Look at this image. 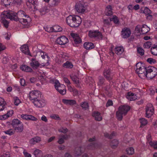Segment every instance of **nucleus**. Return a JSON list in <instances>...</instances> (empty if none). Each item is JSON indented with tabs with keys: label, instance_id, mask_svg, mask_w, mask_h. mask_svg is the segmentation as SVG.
Wrapping results in <instances>:
<instances>
[{
	"label": "nucleus",
	"instance_id": "obj_39",
	"mask_svg": "<svg viewBox=\"0 0 157 157\" xmlns=\"http://www.w3.org/2000/svg\"><path fill=\"white\" fill-rule=\"evenodd\" d=\"M110 20L113 21L114 23L116 24H118L119 23V21L117 17L116 16H113L112 18H110Z\"/></svg>",
	"mask_w": 157,
	"mask_h": 157
},
{
	"label": "nucleus",
	"instance_id": "obj_32",
	"mask_svg": "<svg viewBox=\"0 0 157 157\" xmlns=\"http://www.w3.org/2000/svg\"><path fill=\"white\" fill-rule=\"evenodd\" d=\"M98 147V145L96 143H91L89 144L87 147V148L89 149H94L97 148Z\"/></svg>",
	"mask_w": 157,
	"mask_h": 157
},
{
	"label": "nucleus",
	"instance_id": "obj_44",
	"mask_svg": "<svg viewBox=\"0 0 157 157\" xmlns=\"http://www.w3.org/2000/svg\"><path fill=\"white\" fill-rule=\"evenodd\" d=\"M128 154L129 155H132L134 153V149L132 147H130L127 148L126 150Z\"/></svg>",
	"mask_w": 157,
	"mask_h": 157
},
{
	"label": "nucleus",
	"instance_id": "obj_55",
	"mask_svg": "<svg viewBox=\"0 0 157 157\" xmlns=\"http://www.w3.org/2000/svg\"><path fill=\"white\" fill-rule=\"evenodd\" d=\"M50 117L52 119L58 120H60V118L59 116L57 114H52L50 116Z\"/></svg>",
	"mask_w": 157,
	"mask_h": 157
},
{
	"label": "nucleus",
	"instance_id": "obj_26",
	"mask_svg": "<svg viewBox=\"0 0 157 157\" xmlns=\"http://www.w3.org/2000/svg\"><path fill=\"white\" fill-rule=\"evenodd\" d=\"M41 140L40 137L39 136H36L32 138L30 140L31 143L33 144H34L36 143H39Z\"/></svg>",
	"mask_w": 157,
	"mask_h": 157
},
{
	"label": "nucleus",
	"instance_id": "obj_11",
	"mask_svg": "<svg viewBox=\"0 0 157 157\" xmlns=\"http://www.w3.org/2000/svg\"><path fill=\"white\" fill-rule=\"evenodd\" d=\"M68 41L67 38L64 36L58 37L56 40V42L60 45H65Z\"/></svg>",
	"mask_w": 157,
	"mask_h": 157
},
{
	"label": "nucleus",
	"instance_id": "obj_38",
	"mask_svg": "<svg viewBox=\"0 0 157 157\" xmlns=\"http://www.w3.org/2000/svg\"><path fill=\"white\" fill-rule=\"evenodd\" d=\"M141 124L140 127H143L146 125L147 123V120L144 118H141L139 119Z\"/></svg>",
	"mask_w": 157,
	"mask_h": 157
},
{
	"label": "nucleus",
	"instance_id": "obj_62",
	"mask_svg": "<svg viewBox=\"0 0 157 157\" xmlns=\"http://www.w3.org/2000/svg\"><path fill=\"white\" fill-rule=\"evenodd\" d=\"M45 30L48 32L50 33L53 32L52 27H47L45 28Z\"/></svg>",
	"mask_w": 157,
	"mask_h": 157
},
{
	"label": "nucleus",
	"instance_id": "obj_15",
	"mask_svg": "<svg viewBox=\"0 0 157 157\" xmlns=\"http://www.w3.org/2000/svg\"><path fill=\"white\" fill-rule=\"evenodd\" d=\"M75 8L77 11L79 13H83L86 10L85 7L80 3L76 4Z\"/></svg>",
	"mask_w": 157,
	"mask_h": 157
},
{
	"label": "nucleus",
	"instance_id": "obj_42",
	"mask_svg": "<svg viewBox=\"0 0 157 157\" xmlns=\"http://www.w3.org/2000/svg\"><path fill=\"white\" fill-rule=\"evenodd\" d=\"M81 106L82 109H84L85 110L88 109L89 107L88 104L86 102H82L81 104Z\"/></svg>",
	"mask_w": 157,
	"mask_h": 157
},
{
	"label": "nucleus",
	"instance_id": "obj_43",
	"mask_svg": "<svg viewBox=\"0 0 157 157\" xmlns=\"http://www.w3.org/2000/svg\"><path fill=\"white\" fill-rule=\"evenodd\" d=\"M149 144L155 149H157V141H154L153 142L150 141L149 142Z\"/></svg>",
	"mask_w": 157,
	"mask_h": 157
},
{
	"label": "nucleus",
	"instance_id": "obj_49",
	"mask_svg": "<svg viewBox=\"0 0 157 157\" xmlns=\"http://www.w3.org/2000/svg\"><path fill=\"white\" fill-rule=\"evenodd\" d=\"M137 51L138 53L142 56L144 54V50L141 47H138L137 48Z\"/></svg>",
	"mask_w": 157,
	"mask_h": 157
},
{
	"label": "nucleus",
	"instance_id": "obj_17",
	"mask_svg": "<svg viewBox=\"0 0 157 157\" xmlns=\"http://www.w3.org/2000/svg\"><path fill=\"white\" fill-rule=\"evenodd\" d=\"M40 92L38 90L32 91L30 92V99H32L35 97L37 98L41 96Z\"/></svg>",
	"mask_w": 157,
	"mask_h": 157
},
{
	"label": "nucleus",
	"instance_id": "obj_31",
	"mask_svg": "<svg viewBox=\"0 0 157 157\" xmlns=\"http://www.w3.org/2000/svg\"><path fill=\"white\" fill-rule=\"evenodd\" d=\"M63 66L66 68L71 69L73 68V66L71 62L67 61L66 63H64L63 65Z\"/></svg>",
	"mask_w": 157,
	"mask_h": 157
},
{
	"label": "nucleus",
	"instance_id": "obj_29",
	"mask_svg": "<svg viewBox=\"0 0 157 157\" xmlns=\"http://www.w3.org/2000/svg\"><path fill=\"white\" fill-rule=\"evenodd\" d=\"M151 52L153 55L157 56V44L154 45L151 48Z\"/></svg>",
	"mask_w": 157,
	"mask_h": 157
},
{
	"label": "nucleus",
	"instance_id": "obj_47",
	"mask_svg": "<svg viewBox=\"0 0 157 157\" xmlns=\"http://www.w3.org/2000/svg\"><path fill=\"white\" fill-rule=\"evenodd\" d=\"M151 42L148 41H147L144 44V48H149L151 47Z\"/></svg>",
	"mask_w": 157,
	"mask_h": 157
},
{
	"label": "nucleus",
	"instance_id": "obj_50",
	"mask_svg": "<svg viewBox=\"0 0 157 157\" xmlns=\"http://www.w3.org/2000/svg\"><path fill=\"white\" fill-rule=\"evenodd\" d=\"M21 117L25 120H29V115L26 114H22L21 115Z\"/></svg>",
	"mask_w": 157,
	"mask_h": 157
},
{
	"label": "nucleus",
	"instance_id": "obj_46",
	"mask_svg": "<svg viewBox=\"0 0 157 157\" xmlns=\"http://www.w3.org/2000/svg\"><path fill=\"white\" fill-rule=\"evenodd\" d=\"M99 82H98V84L99 85H102L104 82L105 79L101 76H99L98 77Z\"/></svg>",
	"mask_w": 157,
	"mask_h": 157
},
{
	"label": "nucleus",
	"instance_id": "obj_48",
	"mask_svg": "<svg viewBox=\"0 0 157 157\" xmlns=\"http://www.w3.org/2000/svg\"><path fill=\"white\" fill-rule=\"evenodd\" d=\"M4 132L6 134H8L10 136L13 135L14 133V132L12 129L5 131Z\"/></svg>",
	"mask_w": 157,
	"mask_h": 157
},
{
	"label": "nucleus",
	"instance_id": "obj_36",
	"mask_svg": "<svg viewBox=\"0 0 157 157\" xmlns=\"http://www.w3.org/2000/svg\"><path fill=\"white\" fill-rule=\"evenodd\" d=\"M53 32H59L61 31L62 29L58 25H55L52 27Z\"/></svg>",
	"mask_w": 157,
	"mask_h": 157
},
{
	"label": "nucleus",
	"instance_id": "obj_33",
	"mask_svg": "<svg viewBox=\"0 0 157 157\" xmlns=\"http://www.w3.org/2000/svg\"><path fill=\"white\" fill-rule=\"evenodd\" d=\"M119 144L118 141L116 139L113 140L110 143V145L113 148L116 147Z\"/></svg>",
	"mask_w": 157,
	"mask_h": 157
},
{
	"label": "nucleus",
	"instance_id": "obj_18",
	"mask_svg": "<svg viewBox=\"0 0 157 157\" xmlns=\"http://www.w3.org/2000/svg\"><path fill=\"white\" fill-rule=\"evenodd\" d=\"M62 101L63 103L66 105H73L76 104V101L74 100H68L63 99Z\"/></svg>",
	"mask_w": 157,
	"mask_h": 157
},
{
	"label": "nucleus",
	"instance_id": "obj_60",
	"mask_svg": "<svg viewBox=\"0 0 157 157\" xmlns=\"http://www.w3.org/2000/svg\"><path fill=\"white\" fill-rule=\"evenodd\" d=\"M9 117L8 114H4L3 115L0 116V120H5Z\"/></svg>",
	"mask_w": 157,
	"mask_h": 157
},
{
	"label": "nucleus",
	"instance_id": "obj_34",
	"mask_svg": "<svg viewBox=\"0 0 157 157\" xmlns=\"http://www.w3.org/2000/svg\"><path fill=\"white\" fill-rule=\"evenodd\" d=\"M13 128L14 130L17 132H21L23 129V127L22 124H20Z\"/></svg>",
	"mask_w": 157,
	"mask_h": 157
},
{
	"label": "nucleus",
	"instance_id": "obj_22",
	"mask_svg": "<svg viewBox=\"0 0 157 157\" xmlns=\"http://www.w3.org/2000/svg\"><path fill=\"white\" fill-rule=\"evenodd\" d=\"M84 47L86 49H91L93 48L94 46L93 43L91 42H85L84 44Z\"/></svg>",
	"mask_w": 157,
	"mask_h": 157
},
{
	"label": "nucleus",
	"instance_id": "obj_20",
	"mask_svg": "<svg viewBox=\"0 0 157 157\" xmlns=\"http://www.w3.org/2000/svg\"><path fill=\"white\" fill-rule=\"evenodd\" d=\"M112 6L110 5L108 6L105 9V14L106 15L110 16L113 14L112 11Z\"/></svg>",
	"mask_w": 157,
	"mask_h": 157
},
{
	"label": "nucleus",
	"instance_id": "obj_9",
	"mask_svg": "<svg viewBox=\"0 0 157 157\" xmlns=\"http://www.w3.org/2000/svg\"><path fill=\"white\" fill-rule=\"evenodd\" d=\"M41 65L40 64L38 61L35 58H32L31 59V62L30 63V65L34 70L37 69L40 65Z\"/></svg>",
	"mask_w": 157,
	"mask_h": 157
},
{
	"label": "nucleus",
	"instance_id": "obj_6",
	"mask_svg": "<svg viewBox=\"0 0 157 157\" xmlns=\"http://www.w3.org/2000/svg\"><path fill=\"white\" fill-rule=\"evenodd\" d=\"M157 75V68L153 67H147V72L146 78L148 79H152Z\"/></svg>",
	"mask_w": 157,
	"mask_h": 157
},
{
	"label": "nucleus",
	"instance_id": "obj_4",
	"mask_svg": "<svg viewBox=\"0 0 157 157\" xmlns=\"http://www.w3.org/2000/svg\"><path fill=\"white\" fill-rule=\"evenodd\" d=\"M130 109V107L128 106H120L118 108V111L116 112V116L118 120L121 121L123 118V115H125Z\"/></svg>",
	"mask_w": 157,
	"mask_h": 157
},
{
	"label": "nucleus",
	"instance_id": "obj_37",
	"mask_svg": "<svg viewBox=\"0 0 157 157\" xmlns=\"http://www.w3.org/2000/svg\"><path fill=\"white\" fill-rule=\"evenodd\" d=\"M38 103L37 104V107L41 108L43 107L45 105V101L44 99H38Z\"/></svg>",
	"mask_w": 157,
	"mask_h": 157
},
{
	"label": "nucleus",
	"instance_id": "obj_10",
	"mask_svg": "<svg viewBox=\"0 0 157 157\" xmlns=\"http://www.w3.org/2000/svg\"><path fill=\"white\" fill-rule=\"evenodd\" d=\"M103 74L104 77L107 80L110 81L112 79L113 77V74L111 73L110 69H105L103 72Z\"/></svg>",
	"mask_w": 157,
	"mask_h": 157
},
{
	"label": "nucleus",
	"instance_id": "obj_13",
	"mask_svg": "<svg viewBox=\"0 0 157 157\" xmlns=\"http://www.w3.org/2000/svg\"><path fill=\"white\" fill-rule=\"evenodd\" d=\"M131 33L130 30L127 28H124L121 31V35L124 38H127L129 37Z\"/></svg>",
	"mask_w": 157,
	"mask_h": 157
},
{
	"label": "nucleus",
	"instance_id": "obj_28",
	"mask_svg": "<svg viewBox=\"0 0 157 157\" xmlns=\"http://www.w3.org/2000/svg\"><path fill=\"white\" fill-rule=\"evenodd\" d=\"M21 122L18 119H14L12 121L11 125L13 128L16 126L21 124Z\"/></svg>",
	"mask_w": 157,
	"mask_h": 157
},
{
	"label": "nucleus",
	"instance_id": "obj_12",
	"mask_svg": "<svg viewBox=\"0 0 157 157\" xmlns=\"http://www.w3.org/2000/svg\"><path fill=\"white\" fill-rule=\"evenodd\" d=\"M37 53L40 54V55L41 56L43 59L45 58L46 57L47 58V59H46V62H44L43 63H41V65L44 67L48 66L49 65L48 60V56L47 54L46 53L42 52L41 51H39L37 52Z\"/></svg>",
	"mask_w": 157,
	"mask_h": 157
},
{
	"label": "nucleus",
	"instance_id": "obj_57",
	"mask_svg": "<svg viewBox=\"0 0 157 157\" xmlns=\"http://www.w3.org/2000/svg\"><path fill=\"white\" fill-rule=\"evenodd\" d=\"M14 103L16 105H18L20 102L19 99L17 97L14 98Z\"/></svg>",
	"mask_w": 157,
	"mask_h": 157
},
{
	"label": "nucleus",
	"instance_id": "obj_1",
	"mask_svg": "<svg viewBox=\"0 0 157 157\" xmlns=\"http://www.w3.org/2000/svg\"><path fill=\"white\" fill-rule=\"evenodd\" d=\"M67 24L71 27H77L79 26L82 20L78 16H72L70 15L66 18Z\"/></svg>",
	"mask_w": 157,
	"mask_h": 157
},
{
	"label": "nucleus",
	"instance_id": "obj_53",
	"mask_svg": "<svg viewBox=\"0 0 157 157\" xmlns=\"http://www.w3.org/2000/svg\"><path fill=\"white\" fill-rule=\"evenodd\" d=\"M41 151L39 149L36 150L34 152V154L36 157H40Z\"/></svg>",
	"mask_w": 157,
	"mask_h": 157
},
{
	"label": "nucleus",
	"instance_id": "obj_19",
	"mask_svg": "<svg viewBox=\"0 0 157 157\" xmlns=\"http://www.w3.org/2000/svg\"><path fill=\"white\" fill-rule=\"evenodd\" d=\"M70 76L72 80L76 84V86L78 87H80V86L79 84V78L76 75H71Z\"/></svg>",
	"mask_w": 157,
	"mask_h": 157
},
{
	"label": "nucleus",
	"instance_id": "obj_8",
	"mask_svg": "<svg viewBox=\"0 0 157 157\" xmlns=\"http://www.w3.org/2000/svg\"><path fill=\"white\" fill-rule=\"evenodd\" d=\"M154 109L151 104H149L147 106L146 108V117L149 118L153 114Z\"/></svg>",
	"mask_w": 157,
	"mask_h": 157
},
{
	"label": "nucleus",
	"instance_id": "obj_25",
	"mask_svg": "<svg viewBox=\"0 0 157 157\" xmlns=\"http://www.w3.org/2000/svg\"><path fill=\"white\" fill-rule=\"evenodd\" d=\"M55 87L57 91L58 90V89H65V85L62 84L60 85V83L58 82V81H56L55 82Z\"/></svg>",
	"mask_w": 157,
	"mask_h": 157
},
{
	"label": "nucleus",
	"instance_id": "obj_40",
	"mask_svg": "<svg viewBox=\"0 0 157 157\" xmlns=\"http://www.w3.org/2000/svg\"><path fill=\"white\" fill-rule=\"evenodd\" d=\"M115 133L114 132H113L110 134H109L107 132H105L104 133V135L106 137L109 139H111L113 138V136H115Z\"/></svg>",
	"mask_w": 157,
	"mask_h": 157
},
{
	"label": "nucleus",
	"instance_id": "obj_14",
	"mask_svg": "<svg viewBox=\"0 0 157 157\" xmlns=\"http://www.w3.org/2000/svg\"><path fill=\"white\" fill-rule=\"evenodd\" d=\"M71 35L73 38L75 44H78L81 43L82 40L78 34L71 33Z\"/></svg>",
	"mask_w": 157,
	"mask_h": 157
},
{
	"label": "nucleus",
	"instance_id": "obj_2",
	"mask_svg": "<svg viewBox=\"0 0 157 157\" xmlns=\"http://www.w3.org/2000/svg\"><path fill=\"white\" fill-rule=\"evenodd\" d=\"M136 71L141 78L144 79L146 77L147 72V67L144 64L140 62L137 63L136 65Z\"/></svg>",
	"mask_w": 157,
	"mask_h": 157
},
{
	"label": "nucleus",
	"instance_id": "obj_52",
	"mask_svg": "<svg viewBox=\"0 0 157 157\" xmlns=\"http://www.w3.org/2000/svg\"><path fill=\"white\" fill-rule=\"evenodd\" d=\"M49 11V10L48 9L47 6H44L41 8L40 10V12L41 13L44 12L45 14L46 12H48Z\"/></svg>",
	"mask_w": 157,
	"mask_h": 157
},
{
	"label": "nucleus",
	"instance_id": "obj_3",
	"mask_svg": "<svg viewBox=\"0 0 157 157\" xmlns=\"http://www.w3.org/2000/svg\"><path fill=\"white\" fill-rule=\"evenodd\" d=\"M11 14L12 13H10L8 10L3 12L1 15V21L3 24L4 26L6 28L8 27L9 22L5 19L8 18L11 20H13V18H12Z\"/></svg>",
	"mask_w": 157,
	"mask_h": 157
},
{
	"label": "nucleus",
	"instance_id": "obj_7",
	"mask_svg": "<svg viewBox=\"0 0 157 157\" xmlns=\"http://www.w3.org/2000/svg\"><path fill=\"white\" fill-rule=\"evenodd\" d=\"M88 36L91 38L100 39L102 37L101 33L96 30H90L89 32Z\"/></svg>",
	"mask_w": 157,
	"mask_h": 157
},
{
	"label": "nucleus",
	"instance_id": "obj_61",
	"mask_svg": "<svg viewBox=\"0 0 157 157\" xmlns=\"http://www.w3.org/2000/svg\"><path fill=\"white\" fill-rule=\"evenodd\" d=\"M66 90L65 88L60 90L59 89L57 91L62 95H64L66 94Z\"/></svg>",
	"mask_w": 157,
	"mask_h": 157
},
{
	"label": "nucleus",
	"instance_id": "obj_24",
	"mask_svg": "<svg viewBox=\"0 0 157 157\" xmlns=\"http://www.w3.org/2000/svg\"><path fill=\"white\" fill-rule=\"evenodd\" d=\"M92 116L95 117V120L98 121H100L102 119L100 113L98 112H94L92 114Z\"/></svg>",
	"mask_w": 157,
	"mask_h": 157
},
{
	"label": "nucleus",
	"instance_id": "obj_27",
	"mask_svg": "<svg viewBox=\"0 0 157 157\" xmlns=\"http://www.w3.org/2000/svg\"><path fill=\"white\" fill-rule=\"evenodd\" d=\"M149 30V28L147 25H144L141 28V31L142 34H145L147 33Z\"/></svg>",
	"mask_w": 157,
	"mask_h": 157
},
{
	"label": "nucleus",
	"instance_id": "obj_51",
	"mask_svg": "<svg viewBox=\"0 0 157 157\" xmlns=\"http://www.w3.org/2000/svg\"><path fill=\"white\" fill-rule=\"evenodd\" d=\"M143 11V13L146 15L150 14L151 13V11L148 8L145 7Z\"/></svg>",
	"mask_w": 157,
	"mask_h": 157
},
{
	"label": "nucleus",
	"instance_id": "obj_63",
	"mask_svg": "<svg viewBox=\"0 0 157 157\" xmlns=\"http://www.w3.org/2000/svg\"><path fill=\"white\" fill-rule=\"evenodd\" d=\"M113 104V102L112 101L108 100L107 101L106 104V106L108 107L111 105H112Z\"/></svg>",
	"mask_w": 157,
	"mask_h": 157
},
{
	"label": "nucleus",
	"instance_id": "obj_23",
	"mask_svg": "<svg viewBox=\"0 0 157 157\" xmlns=\"http://www.w3.org/2000/svg\"><path fill=\"white\" fill-rule=\"evenodd\" d=\"M84 151L83 148L81 147H77L75 148V153L76 155L78 156L81 155Z\"/></svg>",
	"mask_w": 157,
	"mask_h": 157
},
{
	"label": "nucleus",
	"instance_id": "obj_35",
	"mask_svg": "<svg viewBox=\"0 0 157 157\" xmlns=\"http://www.w3.org/2000/svg\"><path fill=\"white\" fill-rule=\"evenodd\" d=\"M13 1V0H1V3L2 5L6 6L9 5Z\"/></svg>",
	"mask_w": 157,
	"mask_h": 157
},
{
	"label": "nucleus",
	"instance_id": "obj_64",
	"mask_svg": "<svg viewBox=\"0 0 157 157\" xmlns=\"http://www.w3.org/2000/svg\"><path fill=\"white\" fill-rule=\"evenodd\" d=\"M141 28V26L140 25H137L135 28V30L137 33H140V29Z\"/></svg>",
	"mask_w": 157,
	"mask_h": 157
},
{
	"label": "nucleus",
	"instance_id": "obj_56",
	"mask_svg": "<svg viewBox=\"0 0 157 157\" xmlns=\"http://www.w3.org/2000/svg\"><path fill=\"white\" fill-rule=\"evenodd\" d=\"M147 61L150 64L155 63L156 62V60L152 58H149L147 60Z\"/></svg>",
	"mask_w": 157,
	"mask_h": 157
},
{
	"label": "nucleus",
	"instance_id": "obj_41",
	"mask_svg": "<svg viewBox=\"0 0 157 157\" xmlns=\"http://www.w3.org/2000/svg\"><path fill=\"white\" fill-rule=\"evenodd\" d=\"M30 101L33 103L35 106L37 107V104L38 103V99L35 97H33L32 99H30Z\"/></svg>",
	"mask_w": 157,
	"mask_h": 157
},
{
	"label": "nucleus",
	"instance_id": "obj_21",
	"mask_svg": "<svg viewBox=\"0 0 157 157\" xmlns=\"http://www.w3.org/2000/svg\"><path fill=\"white\" fill-rule=\"evenodd\" d=\"M6 103L4 99L0 97V111L6 108Z\"/></svg>",
	"mask_w": 157,
	"mask_h": 157
},
{
	"label": "nucleus",
	"instance_id": "obj_58",
	"mask_svg": "<svg viewBox=\"0 0 157 157\" xmlns=\"http://www.w3.org/2000/svg\"><path fill=\"white\" fill-rule=\"evenodd\" d=\"M58 131L60 132L65 133L68 132V130L67 128H62L59 129L58 130Z\"/></svg>",
	"mask_w": 157,
	"mask_h": 157
},
{
	"label": "nucleus",
	"instance_id": "obj_45",
	"mask_svg": "<svg viewBox=\"0 0 157 157\" xmlns=\"http://www.w3.org/2000/svg\"><path fill=\"white\" fill-rule=\"evenodd\" d=\"M21 69L24 71L26 72H29V67L28 66L26 65H22L21 67Z\"/></svg>",
	"mask_w": 157,
	"mask_h": 157
},
{
	"label": "nucleus",
	"instance_id": "obj_16",
	"mask_svg": "<svg viewBox=\"0 0 157 157\" xmlns=\"http://www.w3.org/2000/svg\"><path fill=\"white\" fill-rule=\"evenodd\" d=\"M21 51L25 55H29V46L27 44H24L20 48Z\"/></svg>",
	"mask_w": 157,
	"mask_h": 157
},
{
	"label": "nucleus",
	"instance_id": "obj_30",
	"mask_svg": "<svg viewBox=\"0 0 157 157\" xmlns=\"http://www.w3.org/2000/svg\"><path fill=\"white\" fill-rule=\"evenodd\" d=\"M116 53L118 55H120L124 51V49L121 47H117L115 48Z\"/></svg>",
	"mask_w": 157,
	"mask_h": 157
},
{
	"label": "nucleus",
	"instance_id": "obj_5",
	"mask_svg": "<svg viewBox=\"0 0 157 157\" xmlns=\"http://www.w3.org/2000/svg\"><path fill=\"white\" fill-rule=\"evenodd\" d=\"M10 13H11L12 17L13 20L17 21L23 17H29V16L25 14V13L22 10L18 11L17 13H14L12 11L9 10Z\"/></svg>",
	"mask_w": 157,
	"mask_h": 157
},
{
	"label": "nucleus",
	"instance_id": "obj_59",
	"mask_svg": "<svg viewBox=\"0 0 157 157\" xmlns=\"http://www.w3.org/2000/svg\"><path fill=\"white\" fill-rule=\"evenodd\" d=\"M18 21L20 22L24 25L28 23L27 20L24 18H22Z\"/></svg>",
	"mask_w": 157,
	"mask_h": 157
},
{
	"label": "nucleus",
	"instance_id": "obj_54",
	"mask_svg": "<svg viewBox=\"0 0 157 157\" xmlns=\"http://www.w3.org/2000/svg\"><path fill=\"white\" fill-rule=\"evenodd\" d=\"M134 94L133 93H132L128 92V93L127 96L128 97V98H130V101L134 100L135 99V98H134L133 97L134 96Z\"/></svg>",
	"mask_w": 157,
	"mask_h": 157
}]
</instances>
